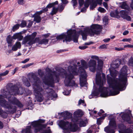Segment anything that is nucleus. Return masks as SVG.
Returning <instances> with one entry per match:
<instances>
[{
    "label": "nucleus",
    "instance_id": "nucleus-1",
    "mask_svg": "<svg viewBox=\"0 0 133 133\" xmlns=\"http://www.w3.org/2000/svg\"><path fill=\"white\" fill-rule=\"evenodd\" d=\"M81 62L82 66L79 67L78 71H77V66L76 64H74L73 66L70 65L68 67V73H65V72H60L57 73L55 71H52L48 68H46L45 69L46 76L43 78V82L49 86L53 87L54 83V77H55V81L58 82H59V76L63 74L65 77L64 82L65 86L77 87V85L75 83V81L72 80L74 78V76L72 74L77 75L79 73L80 74V85L82 87H85L87 83L85 79L87 77V75L84 69H86L88 68V65L86 62L84 60H81Z\"/></svg>",
    "mask_w": 133,
    "mask_h": 133
},
{
    "label": "nucleus",
    "instance_id": "nucleus-2",
    "mask_svg": "<svg viewBox=\"0 0 133 133\" xmlns=\"http://www.w3.org/2000/svg\"><path fill=\"white\" fill-rule=\"evenodd\" d=\"M9 87L7 88L8 91H5L3 95H0V104L1 106L8 109L6 110L8 114H13L16 110V107H12L8 104V102L5 101L4 98H8L10 103L16 105L20 108L23 107V105L15 97L11 98V95H15L19 94L21 95L23 93V90L22 87H20L19 88L16 85H13L12 84L10 83Z\"/></svg>",
    "mask_w": 133,
    "mask_h": 133
},
{
    "label": "nucleus",
    "instance_id": "nucleus-3",
    "mask_svg": "<svg viewBox=\"0 0 133 133\" xmlns=\"http://www.w3.org/2000/svg\"><path fill=\"white\" fill-rule=\"evenodd\" d=\"M128 67L126 66H124L120 71L119 78H116L117 72L116 71H110L111 76L108 75L107 76V81L109 84L110 88L114 90L113 95L119 94V91H122L125 89L127 82V72Z\"/></svg>",
    "mask_w": 133,
    "mask_h": 133
},
{
    "label": "nucleus",
    "instance_id": "nucleus-4",
    "mask_svg": "<svg viewBox=\"0 0 133 133\" xmlns=\"http://www.w3.org/2000/svg\"><path fill=\"white\" fill-rule=\"evenodd\" d=\"M30 76L28 77V79L33 85L34 93L37 101H42L44 95L49 99H52L57 97V94L52 88L44 89L40 85V79L36 73H31Z\"/></svg>",
    "mask_w": 133,
    "mask_h": 133
},
{
    "label": "nucleus",
    "instance_id": "nucleus-5",
    "mask_svg": "<svg viewBox=\"0 0 133 133\" xmlns=\"http://www.w3.org/2000/svg\"><path fill=\"white\" fill-rule=\"evenodd\" d=\"M96 84L99 85L98 89L96 88L93 92L91 94L92 95L94 96H98L100 92H101V96L102 97H106L108 96V93L105 90V88L104 87L103 82L102 79L101 74L97 73L96 75Z\"/></svg>",
    "mask_w": 133,
    "mask_h": 133
},
{
    "label": "nucleus",
    "instance_id": "nucleus-6",
    "mask_svg": "<svg viewBox=\"0 0 133 133\" xmlns=\"http://www.w3.org/2000/svg\"><path fill=\"white\" fill-rule=\"evenodd\" d=\"M60 126L64 130L63 133H70L69 130L72 132L79 131L80 128L75 124H73L71 122L65 121L61 120L59 122Z\"/></svg>",
    "mask_w": 133,
    "mask_h": 133
},
{
    "label": "nucleus",
    "instance_id": "nucleus-7",
    "mask_svg": "<svg viewBox=\"0 0 133 133\" xmlns=\"http://www.w3.org/2000/svg\"><path fill=\"white\" fill-rule=\"evenodd\" d=\"M76 37V30H75L70 29L67 31V33H63L57 36L56 39L57 40L64 39L65 40H63V42L65 41L66 42H70L73 39L74 42L76 43L78 41Z\"/></svg>",
    "mask_w": 133,
    "mask_h": 133
},
{
    "label": "nucleus",
    "instance_id": "nucleus-8",
    "mask_svg": "<svg viewBox=\"0 0 133 133\" xmlns=\"http://www.w3.org/2000/svg\"><path fill=\"white\" fill-rule=\"evenodd\" d=\"M102 27L97 24L92 25L90 29L87 28L85 29L81 33L83 39L84 40L87 39V34H89L91 36H94L95 34L98 35L100 33V30Z\"/></svg>",
    "mask_w": 133,
    "mask_h": 133
},
{
    "label": "nucleus",
    "instance_id": "nucleus-9",
    "mask_svg": "<svg viewBox=\"0 0 133 133\" xmlns=\"http://www.w3.org/2000/svg\"><path fill=\"white\" fill-rule=\"evenodd\" d=\"M83 114V112L80 110L75 111L74 113L75 117L72 119V121L76 124H79L80 127L85 126L87 122L86 119H83L79 117L82 116Z\"/></svg>",
    "mask_w": 133,
    "mask_h": 133
},
{
    "label": "nucleus",
    "instance_id": "nucleus-10",
    "mask_svg": "<svg viewBox=\"0 0 133 133\" xmlns=\"http://www.w3.org/2000/svg\"><path fill=\"white\" fill-rule=\"evenodd\" d=\"M117 127L116 121L114 119H111L110 121L109 125L105 128L104 131L107 133H114L115 130Z\"/></svg>",
    "mask_w": 133,
    "mask_h": 133
},
{
    "label": "nucleus",
    "instance_id": "nucleus-11",
    "mask_svg": "<svg viewBox=\"0 0 133 133\" xmlns=\"http://www.w3.org/2000/svg\"><path fill=\"white\" fill-rule=\"evenodd\" d=\"M37 34V32H35L31 35L26 36L22 42V44H25L27 43L30 45L34 43L35 42L34 38Z\"/></svg>",
    "mask_w": 133,
    "mask_h": 133
},
{
    "label": "nucleus",
    "instance_id": "nucleus-12",
    "mask_svg": "<svg viewBox=\"0 0 133 133\" xmlns=\"http://www.w3.org/2000/svg\"><path fill=\"white\" fill-rule=\"evenodd\" d=\"M44 121V120L40 119L39 120V122L35 121L31 123L33 127L35 128L34 130L35 133H37L39 131L41 132L42 130V126L39 122L41 123H43Z\"/></svg>",
    "mask_w": 133,
    "mask_h": 133
},
{
    "label": "nucleus",
    "instance_id": "nucleus-13",
    "mask_svg": "<svg viewBox=\"0 0 133 133\" xmlns=\"http://www.w3.org/2000/svg\"><path fill=\"white\" fill-rule=\"evenodd\" d=\"M96 61L91 59L88 62V66L90 70L93 72H95L96 71Z\"/></svg>",
    "mask_w": 133,
    "mask_h": 133
},
{
    "label": "nucleus",
    "instance_id": "nucleus-14",
    "mask_svg": "<svg viewBox=\"0 0 133 133\" xmlns=\"http://www.w3.org/2000/svg\"><path fill=\"white\" fill-rule=\"evenodd\" d=\"M120 130H119V133H133L132 130L130 128L126 129V127L123 124L119 126Z\"/></svg>",
    "mask_w": 133,
    "mask_h": 133
},
{
    "label": "nucleus",
    "instance_id": "nucleus-15",
    "mask_svg": "<svg viewBox=\"0 0 133 133\" xmlns=\"http://www.w3.org/2000/svg\"><path fill=\"white\" fill-rule=\"evenodd\" d=\"M129 11L127 10H121L120 11V13L121 16L123 18L127 21H130L131 20V18L130 16L128 15Z\"/></svg>",
    "mask_w": 133,
    "mask_h": 133
},
{
    "label": "nucleus",
    "instance_id": "nucleus-16",
    "mask_svg": "<svg viewBox=\"0 0 133 133\" xmlns=\"http://www.w3.org/2000/svg\"><path fill=\"white\" fill-rule=\"evenodd\" d=\"M61 115L64 118V120H67L71 118L72 114L70 113L68 111L62 112L61 113Z\"/></svg>",
    "mask_w": 133,
    "mask_h": 133
},
{
    "label": "nucleus",
    "instance_id": "nucleus-17",
    "mask_svg": "<svg viewBox=\"0 0 133 133\" xmlns=\"http://www.w3.org/2000/svg\"><path fill=\"white\" fill-rule=\"evenodd\" d=\"M120 64L121 61L120 59H116L111 64V67L114 69L118 67Z\"/></svg>",
    "mask_w": 133,
    "mask_h": 133
},
{
    "label": "nucleus",
    "instance_id": "nucleus-18",
    "mask_svg": "<svg viewBox=\"0 0 133 133\" xmlns=\"http://www.w3.org/2000/svg\"><path fill=\"white\" fill-rule=\"evenodd\" d=\"M120 7L122 9H126L127 10L130 11L131 9L130 7L128 5L126 2H124L121 3Z\"/></svg>",
    "mask_w": 133,
    "mask_h": 133
},
{
    "label": "nucleus",
    "instance_id": "nucleus-19",
    "mask_svg": "<svg viewBox=\"0 0 133 133\" xmlns=\"http://www.w3.org/2000/svg\"><path fill=\"white\" fill-rule=\"evenodd\" d=\"M21 47V44L20 42H17L13 45L12 48V50L13 51H15L17 50L18 49H20Z\"/></svg>",
    "mask_w": 133,
    "mask_h": 133
},
{
    "label": "nucleus",
    "instance_id": "nucleus-20",
    "mask_svg": "<svg viewBox=\"0 0 133 133\" xmlns=\"http://www.w3.org/2000/svg\"><path fill=\"white\" fill-rule=\"evenodd\" d=\"M23 37L19 33H16L15 34L12 36L13 39H18L19 41L21 40L23 38Z\"/></svg>",
    "mask_w": 133,
    "mask_h": 133
},
{
    "label": "nucleus",
    "instance_id": "nucleus-21",
    "mask_svg": "<svg viewBox=\"0 0 133 133\" xmlns=\"http://www.w3.org/2000/svg\"><path fill=\"white\" fill-rule=\"evenodd\" d=\"M97 61L98 66L97 69L98 70H100L102 68L103 65V62L101 59H99Z\"/></svg>",
    "mask_w": 133,
    "mask_h": 133
},
{
    "label": "nucleus",
    "instance_id": "nucleus-22",
    "mask_svg": "<svg viewBox=\"0 0 133 133\" xmlns=\"http://www.w3.org/2000/svg\"><path fill=\"white\" fill-rule=\"evenodd\" d=\"M107 116L106 114H104L102 116L97 119V123L98 125H100L103 120Z\"/></svg>",
    "mask_w": 133,
    "mask_h": 133
},
{
    "label": "nucleus",
    "instance_id": "nucleus-23",
    "mask_svg": "<svg viewBox=\"0 0 133 133\" xmlns=\"http://www.w3.org/2000/svg\"><path fill=\"white\" fill-rule=\"evenodd\" d=\"M33 17H34V21L37 23H39L41 21V18L39 15L34 14L33 16Z\"/></svg>",
    "mask_w": 133,
    "mask_h": 133
},
{
    "label": "nucleus",
    "instance_id": "nucleus-24",
    "mask_svg": "<svg viewBox=\"0 0 133 133\" xmlns=\"http://www.w3.org/2000/svg\"><path fill=\"white\" fill-rule=\"evenodd\" d=\"M23 81L24 84L27 87H29L30 86V84L27 78H24Z\"/></svg>",
    "mask_w": 133,
    "mask_h": 133
},
{
    "label": "nucleus",
    "instance_id": "nucleus-25",
    "mask_svg": "<svg viewBox=\"0 0 133 133\" xmlns=\"http://www.w3.org/2000/svg\"><path fill=\"white\" fill-rule=\"evenodd\" d=\"M31 128L30 126H27L25 129H24L22 131V133H31Z\"/></svg>",
    "mask_w": 133,
    "mask_h": 133
},
{
    "label": "nucleus",
    "instance_id": "nucleus-26",
    "mask_svg": "<svg viewBox=\"0 0 133 133\" xmlns=\"http://www.w3.org/2000/svg\"><path fill=\"white\" fill-rule=\"evenodd\" d=\"M128 64L129 66L133 67V55L129 59Z\"/></svg>",
    "mask_w": 133,
    "mask_h": 133
},
{
    "label": "nucleus",
    "instance_id": "nucleus-27",
    "mask_svg": "<svg viewBox=\"0 0 133 133\" xmlns=\"http://www.w3.org/2000/svg\"><path fill=\"white\" fill-rule=\"evenodd\" d=\"M9 72V71L7 70L3 72L0 73V81L3 79L2 78V77L5 76L8 74Z\"/></svg>",
    "mask_w": 133,
    "mask_h": 133
},
{
    "label": "nucleus",
    "instance_id": "nucleus-28",
    "mask_svg": "<svg viewBox=\"0 0 133 133\" xmlns=\"http://www.w3.org/2000/svg\"><path fill=\"white\" fill-rule=\"evenodd\" d=\"M58 10V8H57L53 7L52 8V10L51 11V12L50 13V14L52 15H53L56 14Z\"/></svg>",
    "mask_w": 133,
    "mask_h": 133
},
{
    "label": "nucleus",
    "instance_id": "nucleus-29",
    "mask_svg": "<svg viewBox=\"0 0 133 133\" xmlns=\"http://www.w3.org/2000/svg\"><path fill=\"white\" fill-rule=\"evenodd\" d=\"M48 42V40L46 39H43L40 41L39 42V43L40 44H47Z\"/></svg>",
    "mask_w": 133,
    "mask_h": 133
},
{
    "label": "nucleus",
    "instance_id": "nucleus-30",
    "mask_svg": "<svg viewBox=\"0 0 133 133\" xmlns=\"http://www.w3.org/2000/svg\"><path fill=\"white\" fill-rule=\"evenodd\" d=\"M118 14V12L117 11H113L111 12L110 15L111 17H116Z\"/></svg>",
    "mask_w": 133,
    "mask_h": 133
},
{
    "label": "nucleus",
    "instance_id": "nucleus-31",
    "mask_svg": "<svg viewBox=\"0 0 133 133\" xmlns=\"http://www.w3.org/2000/svg\"><path fill=\"white\" fill-rule=\"evenodd\" d=\"M12 37H11L10 35L8 36L6 38V41L8 43L11 44L12 41Z\"/></svg>",
    "mask_w": 133,
    "mask_h": 133
},
{
    "label": "nucleus",
    "instance_id": "nucleus-32",
    "mask_svg": "<svg viewBox=\"0 0 133 133\" xmlns=\"http://www.w3.org/2000/svg\"><path fill=\"white\" fill-rule=\"evenodd\" d=\"M97 5V4L96 1L92 2V4L91 5L90 9L93 10Z\"/></svg>",
    "mask_w": 133,
    "mask_h": 133
},
{
    "label": "nucleus",
    "instance_id": "nucleus-33",
    "mask_svg": "<svg viewBox=\"0 0 133 133\" xmlns=\"http://www.w3.org/2000/svg\"><path fill=\"white\" fill-rule=\"evenodd\" d=\"M38 74L40 77H42L44 74V72H42L41 69H39L38 70Z\"/></svg>",
    "mask_w": 133,
    "mask_h": 133
},
{
    "label": "nucleus",
    "instance_id": "nucleus-34",
    "mask_svg": "<svg viewBox=\"0 0 133 133\" xmlns=\"http://www.w3.org/2000/svg\"><path fill=\"white\" fill-rule=\"evenodd\" d=\"M90 0H87L86 2L84 3V6L87 8L89 6L90 3L91 2Z\"/></svg>",
    "mask_w": 133,
    "mask_h": 133
},
{
    "label": "nucleus",
    "instance_id": "nucleus-35",
    "mask_svg": "<svg viewBox=\"0 0 133 133\" xmlns=\"http://www.w3.org/2000/svg\"><path fill=\"white\" fill-rule=\"evenodd\" d=\"M2 117L4 118H6L8 116V114L7 113L3 111V112L0 115Z\"/></svg>",
    "mask_w": 133,
    "mask_h": 133
},
{
    "label": "nucleus",
    "instance_id": "nucleus-36",
    "mask_svg": "<svg viewBox=\"0 0 133 133\" xmlns=\"http://www.w3.org/2000/svg\"><path fill=\"white\" fill-rule=\"evenodd\" d=\"M19 26V25L18 24H17L15 25L12 28V30L13 31H15L16 30L18 29Z\"/></svg>",
    "mask_w": 133,
    "mask_h": 133
},
{
    "label": "nucleus",
    "instance_id": "nucleus-37",
    "mask_svg": "<svg viewBox=\"0 0 133 133\" xmlns=\"http://www.w3.org/2000/svg\"><path fill=\"white\" fill-rule=\"evenodd\" d=\"M26 25V22L25 21H22L20 24V26L21 27H25Z\"/></svg>",
    "mask_w": 133,
    "mask_h": 133
},
{
    "label": "nucleus",
    "instance_id": "nucleus-38",
    "mask_svg": "<svg viewBox=\"0 0 133 133\" xmlns=\"http://www.w3.org/2000/svg\"><path fill=\"white\" fill-rule=\"evenodd\" d=\"M98 10L99 11L102 13H104L106 11V10L104 8L101 7L98 8Z\"/></svg>",
    "mask_w": 133,
    "mask_h": 133
},
{
    "label": "nucleus",
    "instance_id": "nucleus-39",
    "mask_svg": "<svg viewBox=\"0 0 133 133\" xmlns=\"http://www.w3.org/2000/svg\"><path fill=\"white\" fill-rule=\"evenodd\" d=\"M81 103L83 104V105L84 106H85L86 104H84V100H83L82 99H80L78 102V105H79L81 104Z\"/></svg>",
    "mask_w": 133,
    "mask_h": 133
},
{
    "label": "nucleus",
    "instance_id": "nucleus-40",
    "mask_svg": "<svg viewBox=\"0 0 133 133\" xmlns=\"http://www.w3.org/2000/svg\"><path fill=\"white\" fill-rule=\"evenodd\" d=\"M51 132L50 129L43 130L42 133H51Z\"/></svg>",
    "mask_w": 133,
    "mask_h": 133
},
{
    "label": "nucleus",
    "instance_id": "nucleus-41",
    "mask_svg": "<svg viewBox=\"0 0 133 133\" xmlns=\"http://www.w3.org/2000/svg\"><path fill=\"white\" fill-rule=\"evenodd\" d=\"M131 38H124L122 40V41L123 42H130L131 41Z\"/></svg>",
    "mask_w": 133,
    "mask_h": 133
},
{
    "label": "nucleus",
    "instance_id": "nucleus-42",
    "mask_svg": "<svg viewBox=\"0 0 133 133\" xmlns=\"http://www.w3.org/2000/svg\"><path fill=\"white\" fill-rule=\"evenodd\" d=\"M124 48H133V45L131 44H127L124 45Z\"/></svg>",
    "mask_w": 133,
    "mask_h": 133
},
{
    "label": "nucleus",
    "instance_id": "nucleus-43",
    "mask_svg": "<svg viewBox=\"0 0 133 133\" xmlns=\"http://www.w3.org/2000/svg\"><path fill=\"white\" fill-rule=\"evenodd\" d=\"M91 58L92 59H96L97 60L99 59L98 57L96 55H92L91 56Z\"/></svg>",
    "mask_w": 133,
    "mask_h": 133
},
{
    "label": "nucleus",
    "instance_id": "nucleus-44",
    "mask_svg": "<svg viewBox=\"0 0 133 133\" xmlns=\"http://www.w3.org/2000/svg\"><path fill=\"white\" fill-rule=\"evenodd\" d=\"M72 2L74 7L76 6L77 5V0H72Z\"/></svg>",
    "mask_w": 133,
    "mask_h": 133
},
{
    "label": "nucleus",
    "instance_id": "nucleus-45",
    "mask_svg": "<svg viewBox=\"0 0 133 133\" xmlns=\"http://www.w3.org/2000/svg\"><path fill=\"white\" fill-rule=\"evenodd\" d=\"M79 3L80 6H82L84 3V0H79Z\"/></svg>",
    "mask_w": 133,
    "mask_h": 133
},
{
    "label": "nucleus",
    "instance_id": "nucleus-46",
    "mask_svg": "<svg viewBox=\"0 0 133 133\" xmlns=\"http://www.w3.org/2000/svg\"><path fill=\"white\" fill-rule=\"evenodd\" d=\"M24 0H18V3L19 4L22 5L24 4Z\"/></svg>",
    "mask_w": 133,
    "mask_h": 133
},
{
    "label": "nucleus",
    "instance_id": "nucleus-47",
    "mask_svg": "<svg viewBox=\"0 0 133 133\" xmlns=\"http://www.w3.org/2000/svg\"><path fill=\"white\" fill-rule=\"evenodd\" d=\"M57 8H58V9L60 12H61L64 9L62 5L58 6Z\"/></svg>",
    "mask_w": 133,
    "mask_h": 133
},
{
    "label": "nucleus",
    "instance_id": "nucleus-48",
    "mask_svg": "<svg viewBox=\"0 0 133 133\" xmlns=\"http://www.w3.org/2000/svg\"><path fill=\"white\" fill-rule=\"evenodd\" d=\"M43 12V11L41 10L39 11L36 12V13L35 14V15H37L40 16V14H42Z\"/></svg>",
    "mask_w": 133,
    "mask_h": 133
},
{
    "label": "nucleus",
    "instance_id": "nucleus-49",
    "mask_svg": "<svg viewBox=\"0 0 133 133\" xmlns=\"http://www.w3.org/2000/svg\"><path fill=\"white\" fill-rule=\"evenodd\" d=\"M47 7L48 8H51L54 6V4L52 3H50L48 4L47 6Z\"/></svg>",
    "mask_w": 133,
    "mask_h": 133
},
{
    "label": "nucleus",
    "instance_id": "nucleus-50",
    "mask_svg": "<svg viewBox=\"0 0 133 133\" xmlns=\"http://www.w3.org/2000/svg\"><path fill=\"white\" fill-rule=\"evenodd\" d=\"M18 68L17 67L15 68V69L13 70L12 72V74L13 75H14L15 73V72H16L18 70Z\"/></svg>",
    "mask_w": 133,
    "mask_h": 133
},
{
    "label": "nucleus",
    "instance_id": "nucleus-51",
    "mask_svg": "<svg viewBox=\"0 0 133 133\" xmlns=\"http://www.w3.org/2000/svg\"><path fill=\"white\" fill-rule=\"evenodd\" d=\"M50 34L49 33H47L46 34L43 35L42 36L46 38H47L49 36Z\"/></svg>",
    "mask_w": 133,
    "mask_h": 133
},
{
    "label": "nucleus",
    "instance_id": "nucleus-52",
    "mask_svg": "<svg viewBox=\"0 0 133 133\" xmlns=\"http://www.w3.org/2000/svg\"><path fill=\"white\" fill-rule=\"evenodd\" d=\"M124 49L123 48H118L115 47V50H116L117 51H121L122 50H123Z\"/></svg>",
    "mask_w": 133,
    "mask_h": 133
},
{
    "label": "nucleus",
    "instance_id": "nucleus-53",
    "mask_svg": "<svg viewBox=\"0 0 133 133\" xmlns=\"http://www.w3.org/2000/svg\"><path fill=\"white\" fill-rule=\"evenodd\" d=\"M29 60V58H27L25 59L24 61H22V63H25L26 62H27Z\"/></svg>",
    "mask_w": 133,
    "mask_h": 133
},
{
    "label": "nucleus",
    "instance_id": "nucleus-54",
    "mask_svg": "<svg viewBox=\"0 0 133 133\" xmlns=\"http://www.w3.org/2000/svg\"><path fill=\"white\" fill-rule=\"evenodd\" d=\"M48 7H47V6L44 8L42 9V10L43 11V12H46L48 10Z\"/></svg>",
    "mask_w": 133,
    "mask_h": 133
},
{
    "label": "nucleus",
    "instance_id": "nucleus-55",
    "mask_svg": "<svg viewBox=\"0 0 133 133\" xmlns=\"http://www.w3.org/2000/svg\"><path fill=\"white\" fill-rule=\"evenodd\" d=\"M87 48V47L85 46H79V49L82 50H84L85 49Z\"/></svg>",
    "mask_w": 133,
    "mask_h": 133
},
{
    "label": "nucleus",
    "instance_id": "nucleus-56",
    "mask_svg": "<svg viewBox=\"0 0 133 133\" xmlns=\"http://www.w3.org/2000/svg\"><path fill=\"white\" fill-rule=\"evenodd\" d=\"M110 39L109 38H107L104 39L103 41L105 42H108L110 40Z\"/></svg>",
    "mask_w": 133,
    "mask_h": 133
},
{
    "label": "nucleus",
    "instance_id": "nucleus-57",
    "mask_svg": "<svg viewBox=\"0 0 133 133\" xmlns=\"http://www.w3.org/2000/svg\"><path fill=\"white\" fill-rule=\"evenodd\" d=\"M104 111H103V110H101L100 111V112H99L98 114V115H99V116H101V114L102 113H103L104 112Z\"/></svg>",
    "mask_w": 133,
    "mask_h": 133
},
{
    "label": "nucleus",
    "instance_id": "nucleus-58",
    "mask_svg": "<svg viewBox=\"0 0 133 133\" xmlns=\"http://www.w3.org/2000/svg\"><path fill=\"white\" fill-rule=\"evenodd\" d=\"M129 33V31L127 30H125L124 31L123 33V35H125Z\"/></svg>",
    "mask_w": 133,
    "mask_h": 133
},
{
    "label": "nucleus",
    "instance_id": "nucleus-59",
    "mask_svg": "<svg viewBox=\"0 0 133 133\" xmlns=\"http://www.w3.org/2000/svg\"><path fill=\"white\" fill-rule=\"evenodd\" d=\"M103 5L105 8L106 9H107L108 7V5L107 3L105 2H103Z\"/></svg>",
    "mask_w": 133,
    "mask_h": 133
},
{
    "label": "nucleus",
    "instance_id": "nucleus-60",
    "mask_svg": "<svg viewBox=\"0 0 133 133\" xmlns=\"http://www.w3.org/2000/svg\"><path fill=\"white\" fill-rule=\"evenodd\" d=\"M102 0H96V1L98 4L100 5L102 3Z\"/></svg>",
    "mask_w": 133,
    "mask_h": 133
},
{
    "label": "nucleus",
    "instance_id": "nucleus-61",
    "mask_svg": "<svg viewBox=\"0 0 133 133\" xmlns=\"http://www.w3.org/2000/svg\"><path fill=\"white\" fill-rule=\"evenodd\" d=\"M32 23L31 22H30L28 25V27L29 28L30 27L32 26Z\"/></svg>",
    "mask_w": 133,
    "mask_h": 133
},
{
    "label": "nucleus",
    "instance_id": "nucleus-62",
    "mask_svg": "<svg viewBox=\"0 0 133 133\" xmlns=\"http://www.w3.org/2000/svg\"><path fill=\"white\" fill-rule=\"evenodd\" d=\"M3 127V124L2 122L0 121V129H2Z\"/></svg>",
    "mask_w": 133,
    "mask_h": 133
},
{
    "label": "nucleus",
    "instance_id": "nucleus-63",
    "mask_svg": "<svg viewBox=\"0 0 133 133\" xmlns=\"http://www.w3.org/2000/svg\"><path fill=\"white\" fill-rule=\"evenodd\" d=\"M63 93L64 95H67L69 94V91H65L63 92Z\"/></svg>",
    "mask_w": 133,
    "mask_h": 133
},
{
    "label": "nucleus",
    "instance_id": "nucleus-64",
    "mask_svg": "<svg viewBox=\"0 0 133 133\" xmlns=\"http://www.w3.org/2000/svg\"><path fill=\"white\" fill-rule=\"evenodd\" d=\"M106 48V46L104 45H103L100 46L99 47L101 49H104Z\"/></svg>",
    "mask_w": 133,
    "mask_h": 133
}]
</instances>
